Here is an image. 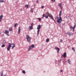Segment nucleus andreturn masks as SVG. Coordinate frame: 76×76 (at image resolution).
Here are the masks:
<instances>
[{"label":"nucleus","instance_id":"obj_1","mask_svg":"<svg viewBox=\"0 0 76 76\" xmlns=\"http://www.w3.org/2000/svg\"><path fill=\"white\" fill-rule=\"evenodd\" d=\"M12 45H13V46L12 47V49H13L14 48H15V45L14 43H12L11 44L10 43H9V45H8V47L7 48V50L8 51H9L10 50V48L12 47Z\"/></svg>","mask_w":76,"mask_h":76},{"label":"nucleus","instance_id":"obj_2","mask_svg":"<svg viewBox=\"0 0 76 76\" xmlns=\"http://www.w3.org/2000/svg\"><path fill=\"white\" fill-rule=\"evenodd\" d=\"M26 38L27 39V41L29 43H31V38L30 37V36L27 35L26 36Z\"/></svg>","mask_w":76,"mask_h":76},{"label":"nucleus","instance_id":"obj_3","mask_svg":"<svg viewBox=\"0 0 76 76\" xmlns=\"http://www.w3.org/2000/svg\"><path fill=\"white\" fill-rule=\"evenodd\" d=\"M62 21V19H61V17H59L58 18L57 20V22L59 24Z\"/></svg>","mask_w":76,"mask_h":76},{"label":"nucleus","instance_id":"obj_4","mask_svg":"<svg viewBox=\"0 0 76 76\" xmlns=\"http://www.w3.org/2000/svg\"><path fill=\"white\" fill-rule=\"evenodd\" d=\"M41 25H39L38 26L37 28V29L38 30L37 32V35L39 34V30H40V29H41Z\"/></svg>","mask_w":76,"mask_h":76},{"label":"nucleus","instance_id":"obj_5","mask_svg":"<svg viewBox=\"0 0 76 76\" xmlns=\"http://www.w3.org/2000/svg\"><path fill=\"white\" fill-rule=\"evenodd\" d=\"M34 47H35V45H31V46H29L28 50H30L32 49V48H34Z\"/></svg>","mask_w":76,"mask_h":76},{"label":"nucleus","instance_id":"obj_6","mask_svg":"<svg viewBox=\"0 0 76 76\" xmlns=\"http://www.w3.org/2000/svg\"><path fill=\"white\" fill-rule=\"evenodd\" d=\"M66 34L67 35H69V36H71V35H73V34L71 32H70L69 31L67 32L66 33Z\"/></svg>","mask_w":76,"mask_h":76},{"label":"nucleus","instance_id":"obj_7","mask_svg":"<svg viewBox=\"0 0 76 76\" xmlns=\"http://www.w3.org/2000/svg\"><path fill=\"white\" fill-rule=\"evenodd\" d=\"M48 16L50 18L52 19H53V20H54V22H56V21H55V20H54V18H53V16H52V15H51V14H50V15H48Z\"/></svg>","mask_w":76,"mask_h":76},{"label":"nucleus","instance_id":"obj_8","mask_svg":"<svg viewBox=\"0 0 76 76\" xmlns=\"http://www.w3.org/2000/svg\"><path fill=\"white\" fill-rule=\"evenodd\" d=\"M9 32L8 30H6L5 32V33L6 34L7 36H9Z\"/></svg>","mask_w":76,"mask_h":76},{"label":"nucleus","instance_id":"obj_9","mask_svg":"<svg viewBox=\"0 0 76 76\" xmlns=\"http://www.w3.org/2000/svg\"><path fill=\"white\" fill-rule=\"evenodd\" d=\"M55 49L56 50H57V52L58 53V52H59V51H60V48H59L56 47H55Z\"/></svg>","mask_w":76,"mask_h":76},{"label":"nucleus","instance_id":"obj_10","mask_svg":"<svg viewBox=\"0 0 76 76\" xmlns=\"http://www.w3.org/2000/svg\"><path fill=\"white\" fill-rule=\"evenodd\" d=\"M62 57H64V58L66 57V53H64L63 55H62Z\"/></svg>","mask_w":76,"mask_h":76},{"label":"nucleus","instance_id":"obj_11","mask_svg":"<svg viewBox=\"0 0 76 76\" xmlns=\"http://www.w3.org/2000/svg\"><path fill=\"white\" fill-rule=\"evenodd\" d=\"M9 31L10 32H11V31H13V28L12 27H10L9 28Z\"/></svg>","mask_w":76,"mask_h":76},{"label":"nucleus","instance_id":"obj_12","mask_svg":"<svg viewBox=\"0 0 76 76\" xmlns=\"http://www.w3.org/2000/svg\"><path fill=\"white\" fill-rule=\"evenodd\" d=\"M3 18V15H2L0 17V22H1Z\"/></svg>","mask_w":76,"mask_h":76},{"label":"nucleus","instance_id":"obj_13","mask_svg":"<svg viewBox=\"0 0 76 76\" xmlns=\"http://www.w3.org/2000/svg\"><path fill=\"white\" fill-rule=\"evenodd\" d=\"M20 27H19L18 28V34H20Z\"/></svg>","mask_w":76,"mask_h":76},{"label":"nucleus","instance_id":"obj_14","mask_svg":"<svg viewBox=\"0 0 76 76\" xmlns=\"http://www.w3.org/2000/svg\"><path fill=\"white\" fill-rule=\"evenodd\" d=\"M28 29L30 30H31V29H33V27H32V26H29L28 27Z\"/></svg>","mask_w":76,"mask_h":76},{"label":"nucleus","instance_id":"obj_15","mask_svg":"<svg viewBox=\"0 0 76 76\" xmlns=\"http://www.w3.org/2000/svg\"><path fill=\"white\" fill-rule=\"evenodd\" d=\"M58 6H59V7H60V8L61 9H63V8L62 7V6L61 5V4H58Z\"/></svg>","mask_w":76,"mask_h":76},{"label":"nucleus","instance_id":"obj_16","mask_svg":"<svg viewBox=\"0 0 76 76\" xmlns=\"http://www.w3.org/2000/svg\"><path fill=\"white\" fill-rule=\"evenodd\" d=\"M62 12V11L61 10L60 11L59 14V16L61 17V12Z\"/></svg>","mask_w":76,"mask_h":76},{"label":"nucleus","instance_id":"obj_17","mask_svg":"<svg viewBox=\"0 0 76 76\" xmlns=\"http://www.w3.org/2000/svg\"><path fill=\"white\" fill-rule=\"evenodd\" d=\"M67 61L68 63H69V64H72V62H71V61H70V59L68 60Z\"/></svg>","mask_w":76,"mask_h":76},{"label":"nucleus","instance_id":"obj_18","mask_svg":"<svg viewBox=\"0 0 76 76\" xmlns=\"http://www.w3.org/2000/svg\"><path fill=\"white\" fill-rule=\"evenodd\" d=\"M22 73H23L24 74H25V73H26V72H25V71L24 70H23Z\"/></svg>","mask_w":76,"mask_h":76},{"label":"nucleus","instance_id":"obj_19","mask_svg":"<svg viewBox=\"0 0 76 76\" xmlns=\"http://www.w3.org/2000/svg\"><path fill=\"white\" fill-rule=\"evenodd\" d=\"M3 71H2V72L0 73V76H3Z\"/></svg>","mask_w":76,"mask_h":76},{"label":"nucleus","instance_id":"obj_20","mask_svg":"<svg viewBox=\"0 0 76 76\" xmlns=\"http://www.w3.org/2000/svg\"><path fill=\"white\" fill-rule=\"evenodd\" d=\"M0 2L2 3L3 2H4V0H0Z\"/></svg>","mask_w":76,"mask_h":76},{"label":"nucleus","instance_id":"obj_21","mask_svg":"<svg viewBox=\"0 0 76 76\" xmlns=\"http://www.w3.org/2000/svg\"><path fill=\"white\" fill-rule=\"evenodd\" d=\"M46 42H48L49 41V39L48 38L46 39Z\"/></svg>","mask_w":76,"mask_h":76},{"label":"nucleus","instance_id":"obj_22","mask_svg":"<svg viewBox=\"0 0 76 76\" xmlns=\"http://www.w3.org/2000/svg\"><path fill=\"white\" fill-rule=\"evenodd\" d=\"M46 15H48V16L50 15V13H49L48 12H47Z\"/></svg>","mask_w":76,"mask_h":76},{"label":"nucleus","instance_id":"obj_23","mask_svg":"<svg viewBox=\"0 0 76 76\" xmlns=\"http://www.w3.org/2000/svg\"><path fill=\"white\" fill-rule=\"evenodd\" d=\"M5 47V45L3 44L1 46L2 47Z\"/></svg>","mask_w":76,"mask_h":76},{"label":"nucleus","instance_id":"obj_24","mask_svg":"<svg viewBox=\"0 0 76 76\" xmlns=\"http://www.w3.org/2000/svg\"><path fill=\"white\" fill-rule=\"evenodd\" d=\"M31 13H33V8H32V9H31Z\"/></svg>","mask_w":76,"mask_h":76},{"label":"nucleus","instance_id":"obj_25","mask_svg":"<svg viewBox=\"0 0 76 76\" xmlns=\"http://www.w3.org/2000/svg\"><path fill=\"white\" fill-rule=\"evenodd\" d=\"M70 28L71 29H73V27H72V26H70Z\"/></svg>","mask_w":76,"mask_h":76},{"label":"nucleus","instance_id":"obj_26","mask_svg":"<svg viewBox=\"0 0 76 76\" xmlns=\"http://www.w3.org/2000/svg\"><path fill=\"white\" fill-rule=\"evenodd\" d=\"M45 16H46V15H45V14H43V18H44V17H45Z\"/></svg>","mask_w":76,"mask_h":76},{"label":"nucleus","instance_id":"obj_27","mask_svg":"<svg viewBox=\"0 0 76 76\" xmlns=\"http://www.w3.org/2000/svg\"><path fill=\"white\" fill-rule=\"evenodd\" d=\"M34 25V23H32L31 24V26H32V27H33V26Z\"/></svg>","mask_w":76,"mask_h":76},{"label":"nucleus","instance_id":"obj_28","mask_svg":"<svg viewBox=\"0 0 76 76\" xmlns=\"http://www.w3.org/2000/svg\"><path fill=\"white\" fill-rule=\"evenodd\" d=\"M73 29H75V25L74 26V27L72 28Z\"/></svg>","mask_w":76,"mask_h":76},{"label":"nucleus","instance_id":"obj_29","mask_svg":"<svg viewBox=\"0 0 76 76\" xmlns=\"http://www.w3.org/2000/svg\"><path fill=\"white\" fill-rule=\"evenodd\" d=\"M17 25H18V23H16L15 24V26H14L15 27H16V26H17Z\"/></svg>","mask_w":76,"mask_h":76},{"label":"nucleus","instance_id":"obj_30","mask_svg":"<svg viewBox=\"0 0 76 76\" xmlns=\"http://www.w3.org/2000/svg\"><path fill=\"white\" fill-rule=\"evenodd\" d=\"M44 7H45V6H44L41 7L42 9H43V8H44Z\"/></svg>","mask_w":76,"mask_h":76},{"label":"nucleus","instance_id":"obj_31","mask_svg":"<svg viewBox=\"0 0 76 76\" xmlns=\"http://www.w3.org/2000/svg\"><path fill=\"white\" fill-rule=\"evenodd\" d=\"M48 18V15H46L45 16V18H46V19Z\"/></svg>","mask_w":76,"mask_h":76},{"label":"nucleus","instance_id":"obj_32","mask_svg":"<svg viewBox=\"0 0 76 76\" xmlns=\"http://www.w3.org/2000/svg\"><path fill=\"white\" fill-rule=\"evenodd\" d=\"M37 19H38V20H39V21H41V18H38Z\"/></svg>","mask_w":76,"mask_h":76},{"label":"nucleus","instance_id":"obj_33","mask_svg":"<svg viewBox=\"0 0 76 76\" xmlns=\"http://www.w3.org/2000/svg\"><path fill=\"white\" fill-rule=\"evenodd\" d=\"M72 50H73L74 51H75V48H72Z\"/></svg>","mask_w":76,"mask_h":76},{"label":"nucleus","instance_id":"obj_34","mask_svg":"<svg viewBox=\"0 0 76 76\" xmlns=\"http://www.w3.org/2000/svg\"><path fill=\"white\" fill-rule=\"evenodd\" d=\"M61 60H62L61 59H59V60L58 62H60V61H61Z\"/></svg>","mask_w":76,"mask_h":76},{"label":"nucleus","instance_id":"obj_35","mask_svg":"<svg viewBox=\"0 0 76 76\" xmlns=\"http://www.w3.org/2000/svg\"><path fill=\"white\" fill-rule=\"evenodd\" d=\"M60 42H63V40L62 39H61L60 40Z\"/></svg>","mask_w":76,"mask_h":76},{"label":"nucleus","instance_id":"obj_36","mask_svg":"<svg viewBox=\"0 0 76 76\" xmlns=\"http://www.w3.org/2000/svg\"><path fill=\"white\" fill-rule=\"evenodd\" d=\"M28 5H26V7H27V8H28Z\"/></svg>","mask_w":76,"mask_h":76},{"label":"nucleus","instance_id":"obj_37","mask_svg":"<svg viewBox=\"0 0 76 76\" xmlns=\"http://www.w3.org/2000/svg\"><path fill=\"white\" fill-rule=\"evenodd\" d=\"M51 0V1H55V0Z\"/></svg>","mask_w":76,"mask_h":76},{"label":"nucleus","instance_id":"obj_38","mask_svg":"<svg viewBox=\"0 0 76 76\" xmlns=\"http://www.w3.org/2000/svg\"><path fill=\"white\" fill-rule=\"evenodd\" d=\"M63 72V70H61V72Z\"/></svg>","mask_w":76,"mask_h":76},{"label":"nucleus","instance_id":"obj_39","mask_svg":"<svg viewBox=\"0 0 76 76\" xmlns=\"http://www.w3.org/2000/svg\"><path fill=\"white\" fill-rule=\"evenodd\" d=\"M73 31H75V30L73 29Z\"/></svg>","mask_w":76,"mask_h":76},{"label":"nucleus","instance_id":"obj_40","mask_svg":"<svg viewBox=\"0 0 76 76\" xmlns=\"http://www.w3.org/2000/svg\"><path fill=\"white\" fill-rule=\"evenodd\" d=\"M70 0V1H71V0Z\"/></svg>","mask_w":76,"mask_h":76}]
</instances>
